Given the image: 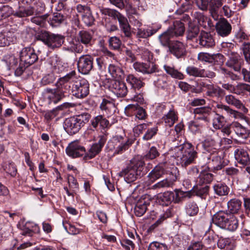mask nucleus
I'll list each match as a JSON object with an SVG mask.
<instances>
[{
  "instance_id": "1",
  "label": "nucleus",
  "mask_w": 250,
  "mask_h": 250,
  "mask_svg": "<svg viewBox=\"0 0 250 250\" xmlns=\"http://www.w3.org/2000/svg\"><path fill=\"white\" fill-rule=\"evenodd\" d=\"M174 157L182 167L195 163L198 155L194 149L193 146L189 143H185L179 146H175Z\"/></svg>"
},
{
  "instance_id": "2",
  "label": "nucleus",
  "mask_w": 250,
  "mask_h": 250,
  "mask_svg": "<svg viewBox=\"0 0 250 250\" xmlns=\"http://www.w3.org/2000/svg\"><path fill=\"white\" fill-rule=\"evenodd\" d=\"M145 165L144 161L142 160L133 159L119 173V176L124 177L128 183L132 182L143 174Z\"/></svg>"
},
{
  "instance_id": "3",
  "label": "nucleus",
  "mask_w": 250,
  "mask_h": 250,
  "mask_svg": "<svg viewBox=\"0 0 250 250\" xmlns=\"http://www.w3.org/2000/svg\"><path fill=\"white\" fill-rule=\"evenodd\" d=\"M89 119V115L88 114L71 117L64 120L63 127L68 134L72 135L78 132Z\"/></svg>"
},
{
  "instance_id": "4",
  "label": "nucleus",
  "mask_w": 250,
  "mask_h": 250,
  "mask_svg": "<svg viewBox=\"0 0 250 250\" xmlns=\"http://www.w3.org/2000/svg\"><path fill=\"white\" fill-rule=\"evenodd\" d=\"M41 40L51 49L59 48L64 42V37L60 35L54 34L48 32L42 33L40 36Z\"/></svg>"
},
{
  "instance_id": "5",
  "label": "nucleus",
  "mask_w": 250,
  "mask_h": 250,
  "mask_svg": "<svg viewBox=\"0 0 250 250\" xmlns=\"http://www.w3.org/2000/svg\"><path fill=\"white\" fill-rule=\"evenodd\" d=\"M131 145V142L128 139L124 138L121 136L117 135L113 137L109 143V147L114 151V153L121 154Z\"/></svg>"
},
{
  "instance_id": "6",
  "label": "nucleus",
  "mask_w": 250,
  "mask_h": 250,
  "mask_svg": "<svg viewBox=\"0 0 250 250\" xmlns=\"http://www.w3.org/2000/svg\"><path fill=\"white\" fill-rule=\"evenodd\" d=\"M72 91L73 95L78 98L85 97L89 92V84L88 81L81 77L78 78V80L72 85Z\"/></svg>"
},
{
  "instance_id": "7",
  "label": "nucleus",
  "mask_w": 250,
  "mask_h": 250,
  "mask_svg": "<svg viewBox=\"0 0 250 250\" xmlns=\"http://www.w3.org/2000/svg\"><path fill=\"white\" fill-rule=\"evenodd\" d=\"M20 58L21 63L26 67L33 64L38 59L34 49L30 47H24L21 51Z\"/></svg>"
},
{
  "instance_id": "8",
  "label": "nucleus",
  "mask_w": 250,
  "mask_h": 250,
  "mask_svg": "<svg viewBox=\"0 0 250 250\" xmlns=\"http://www.w3.org/2000/svg\"><path fill=\"white\" fill-rule=\"evenodd\" d=\"M44 95L49 104H56L64 97V92L60 87L54 89L46 88Z\"/></svg>"
},
{
  "instance_id": "9",
  "label": "nucleus",
  "mask_w": 250,
  "mask_h": 250,
  "mask_svg": "<svg viewBox=\"0 0 250 250\" xmlns=\"http://www.w3.org/2000/svg\"><path fill=\"white\" fill-rule=\"evenodd\" d=\"M93 58L90 55H83L78 61L77 66L79 71L83 74H87L93 66Z\"/></svg>"
},
{
  "instance_id": "10",
  "label": "nucleus",
  "mask_w": 250,
  "mask_h": 250,
  "mask_svg": "<svg viewBox=\"0 0 250 250\" xmlns=\"http://www.w3.org/2000/svg\"><path fill=\"white\" fill-rule=\"evenodd\" d=\"M165 163L159 164L155 166L148 173L147 175L148 180L146 182L147 186H149L165 174Z\"/></svg>"
},
{
  "instance_id": "11",
  "label": "nucleus",
  "mask_w": 250,
  "mask_h": 250,
  "mask_svg": "<svg viewBox=\"0 0 250 250\" xmlns=\"http://www.w3.org/2000/svg\"><path fill=\"white\" fill-rule=\"evenodd\" d=\"M65 151L69 156L75 158L83 156L85 153V149L78 142H73L69 144Z\"/></svg>"
},
{
  "instance_id": "12",
  "label": "nucleus",
  "mask_w": 250,
  "mask_h": 250,
  "mask_svg": "<svg viewBox=\"0 0 250 250\" xmlns=\"http://www.w3.org/2000/svg\"><path fill=\"white\" fill-rule=\"evenodd\" d=\"M109 88L118 97H125L128 91L125 83L117 80H113L111 82Z\"/></svg>"
},
{
  "instance_id": "13",
  "label": "nucleus",
  "mask_w": 250,
  "mask_h": 250,
  "mask_svg": "<svg viewBox=\"0 0 250 250\" xmlns=\"http://www.w3.org/2000/svg\"><path fill=\"white\" fill-rule=\"evenodd\" d=\"M150 200L147 195L142 196L137 202L134 208V213L137 216L140 217L144 214L147 207L150 204Z\"/></svg>"
},
{
  "instance_id": "14",
  "label": "nucleus",
  "mask_w": 250,
  "mask_h": 250,
  "mask_svg": "<svg viewBox=\"0 0 250 250\" xmlns=\"http://www.w3.org/2000/svg\"><path fill=\"white\" fill-rule=\"evenodd\" d=\"M170 52L177 58L186 55V49L185 44L180 41H173L168 46Z\"/></svg>"
},
{
  "instance_id": "15",
  "label": "nucleus",
  "mask_w": 250,
  "mask_h": 250,
  "mask_svg": "<svg viewBox=\"0 0 250 250\" xmlns=\"http://www.w3.org/2000/svg\"><path fill=\"white\" fill-rule=\"evenodd\" d=\"M215 28L217 34L221 37L228 36L231 30V26L225 18L220 19L216 24Z\"/></svg>"
},
{
  "instance_id": "16",
  "label": "nucleus",
  "mask_w": 250,
  "mask_h": 250,
  "mask_svg": "<svg viewBox=\"0 0 250 250\" xmlns=\"http://www.w3.org/2000/svg\"><path fill=\"white\" fill-rule=\"evenodd\" d=\"M234 157L237 162L243 166L250 163V157L248 151L244 148H237L234 152Z\"/></svg>"
},
{
  "instance_id": "17",
  "label": "nucleus",
  "mask_w": 250,
  "mask_h": 250,
  "mask_svg": "<svg viewBox=\"0 0 250 250\" xmlns=\"http://www.w3.org/2000/svg\"><path fill=\"white\" fill-rule=\"evenodd\" d=\"M231 127L236 136L239 138L246 140L249 137L250 134V130L239 122H232L231 123Z\"/></svg>"
},
{
  "instance_id": "18",
  "label": "nucleus",
  "mask_w": 250,
  "mask_h": 250,
  "mask_svg": "<svg viewBox=\"0 0 250 250\" xmlns=\"http://www.w3.org/2000/svg\"><path fill=\"white\" fill-rule=\"evenodd\" d=\"M16 41L15 33L11 31L4 30L0 32V47H5Z\"/></svg>"
},
{
  "instance_id": "19",
  "label": "nucleus",
  "mask_w": 250,
  "mask_h": 250,
  "mask_svg": "<svg viewBox=\"0 0 250 250\" xmlns=\"http://www.w3.org/2000/svg\"><path fill=\"white\" fill-rule=\"evenodd\" d=\"M133 65L136 71L144 74H151L155 72L157 69L156 65L153 63L135 62Z\"/></svg>"
},
{
  "instance_id": "20",
  "label": "nucleus",
  "mask_w": 250,
  "mask_h": 250,
  "mask_svg": "<svg viewBox=\"0 0 250 250\" xmlns=\"http://www.w3.org/2000/svg\"><path fill=\"white\" fill-rule=\"evenodd\" d=\"M206 95L211 98H220L225 95L224 90L211 83L206 85Z\"/></svg>"
},
{
  "instance_id": "21",
  "label": "nucleus",
  "mask_w": 250,
  "mask_h": 250,
  "mask_svg": "<svg viewBox=\"0 0 250 250\" xmlns=\"http://www.w3.org/2000/svg\"><path fill=\"white\" fill-rule=\"evenodd\" d=\"M213 152L210 153L208 159L211 161L209 162V165L214 171L220 170L223 167L222 159L217 152V149H214Z\"/></svg>"
},
{
  "instance_id": "22",
  "label": "nucleus",
  "mask_w": 250,
  "mask_h": 250,
  "mask_svg": "<svg viewBox=\"0 0 250 250\" xmlns=\"http://www.w3.org/2000/svg\"><path fill=\"white\" fill-rule=\"evenodd\" d=\"M216 107L219 110L218 112H222V114H226L227 115L235 119H240L243 117V115L241 113L233 110L229 106L222 104H217Z\"/></svg>"
},
{
  "instance_id": "23",
  "label": "nucleus",
  "mask_w": 250,
  "mask_h": 250,
  "mask_svg": "<svg viewBox=\"0 0 250 250\" xmlns=\"http://www.w3.org/2000/svg\"><path fill=\"white\" fill-rule=\"evenodd\" d=\"M229 214L226 211H219L213 216L212 221L215 225L223 229Z\"/></svg>"
},
{
  "instance_id": "24",
  "label": "nucleus",
  "mask_w": 250,
  "mask_h": 250,
  "mask_svg": "<svg viewBox=\"0 0 250 250\" xmlns=\"http://www.w3.org/2000/svg\"><path fill=\"white\" fill-rule=\"evenodd\" d=\"M226 102L229 104L235 106L236 108L240 109L244 113L248 112V109L245 107L240 100L235 98L232 95H228L225 97Z\"/></svg>"
},
{
  "instance_id": "25",
  "label": "nucleus",
  "mask_w": 250,
  "mask_h": 250,
  "mask_svg": "<svg viewBox=\"0 0 250 250\" xmlns=\"http://www.w3.org/2000/svg\"><path fill=\"white\" fill-rule=\"evenodd\" d=\"M199 43L205 47H211L215 45V42L210 33L201 32L199 36Z\"/></svg>"
},
{
  "instance_id": "26",
  "label": "nucleus",
  "mask_w": 250,
  "mask_h": 250,
  "mask_svg": "<svg viewBox=\"0 0 250 250\" xmlns=\"http://www.w3.org/2000/svg\"><path fill=\"white\" fill-rule=\"evenodd\" d=\"M116 19L118 20L120 27L121 30L124 32L125 35L127 37H129L131 33L130 31V26L129 24L127 19L120 13Z\"/></svg>"
},
{
  "instance_id": "27",
  "label": "nucleus",
  "mask_w": 250,
  "mask_h": 250,
  "mask_svg": "<svg viewBox=\"0 0 250 250\" xmlns=\"http://www.w3.org/2000/svg\"><path fill=\"white\" fill-rule=\"evenodd\" d=\"M213 180V175L206 171H201L196 178L197 186H202L210 183Z\"/></svg>"
},
{
  "instance_id": "28",
  "label": "nucleus",
  "mask_w": 250,
  "mask_h": 250,
  "mask_svg": "<svg viewBox=\"0 0 250 250\" xmlns=\"http://www.w3.org/2000/svg\"><path fill=\"white\" fill-rule=\"evenodd\" d=\"M126 81L131 85L133 89H139L145 85V83L139 78L133 74H128L126 78Z\"/></svg>"
},
{
  "instance_id": "29",
  "label": "nucleus",
  "mask_w": 250,
  "mask_h": 250,
  "mask_svg": "<svg viewBox=\"0 0 250 250\" xmlns=\"http://www.w3.org/2000/svg\"><path fill=\"white\" fill-rule=\"evenodd\" d=\"M115 108V104L112 102L105 99H103L100 104V108L103 111H104L107 116L114 112Z\"/></svg>"
},
{
  "instance_id": "30",
  "label": "nucleus",
  "mask_w": 250,
  "mask_h": 250,
  "mask_svg": "<svg viewBox=\"0 0 250 250\" xmlns=\"http://www.w3.org/2000/svg\"><path fill=\"white\" fill-rule=\"evenodd\" d=\"M159 203L162 206L169 205L174 199V193L172 191H167L159 194L158 196Z\"/></svg>"
},
{
  "instance_id": "31",
  "label": "nucleus",
  "mask_w": 250,
  "mask_h": 250,
  "mask_svg": "<svg viewBox=\"0 0 250 250\" xmlns=\"http://www.w3.org/2000/svg\"><path fill=\"white\" fill-rule=\"evenodd\" d=\"M238 227V220L237 218L234 215L230 213L223 229L233 231L235 230Z\"/></svg>"
},
{
  "instance_id": "32",
  "label": "nucleus",
  "mask_w": 250,
  "mask_h": 250,
  "mask_svg": "<svg viewBox=\"0 0 250 250\" xmlns=\"http://www.w3.org/2000/svg\"><path fill=\"white\" fill-rule=\"evenodd\" d=\"M228 208L230 214L237 213L241 209L242 207V202L240 200L233 198L228 202Z\"/></svg>"
},
{
  "instance_id": "33",
  "label": "nucleus",
  "mask_w": 250,
  "mask_h": 250,
  "mask_svg": "<svg viewBox=\"0 0 250 250\" xmlns=\"http://www.w3.org/2000/svg\"><path fill=\"white\" fill-rule=\"evenodd\" d=\"M222 5L221 0H210L208 2V9L214 19L216 20L217 18V11Z\"/></svg>"
},
{
  "instance_id": "34",
  "label": "nucleus",
  "mask_w": 250,
  "mask_h": 250,
  "mask_svg": "<svg viewBox=\"0 0 250 250\" xmlns=\"http://www.w3.org/2000/svg\"><path fill=\"white\" fill-rule=\"evenodd\" d=\"M220 56L219 54H209L208 53L200 52L198 55L197 59L202 62H206L210 63H214L216 59Z\"/></svg>"
},
{
  "instance_id": "35",
  "label": "nucleus",
  "mask_w": 250,
  "mask_h": 250,
  "mask_svg": "<svg viewBox=\"0 0 250 250\" xmlns=\"http://www.w3.org/2000/svg\"><path fill=\"white\" fill-rule=\"evenodd\" d=\"M80 78V77H78L76 75V73L75 71H72L64 77L61 78L59 80L60 83L61 84L62 83L68 82L70 84L69 86H72V85H73L74 84H75V82L78 80V78Z\"/></svg>"
},
{
  "instance_id": "36",
  "label": "nucleus",
  "mask_w": 250,
  "mask_h": 250,
  "mask_svg": "<svg viewBox=\"0 0 250 250\" xmlns=\"http://www.w3.org/2000/svg\"><path fill=\"white\" fill-rule=\"evenodd\" d=\"M176 179V176H175L174 178L173 179H170L167 178H166L153 185L151 187V188L153 189H157L162 188H168L171 187L173 185V183Z\"/></svg>"
},
{
  "instance_id": "37",
  "label": "nucleus",
  "mask_w": 250,
  "mask_h": 250,
  "mask_svg": "<svg viewBox=\"0 0 250 250\" xmlns=\"http://www.w3.org/2000/svg\"><path fill=\"white\" fill-rule=\"evenodd\" d=\"M82 44L78 38L77 39H73L69 42V46L67 47V50L73 52L80 53L83 50V46Z\"/></svg>"
},
{
  "instance_id": "38",
  "label": "nucleus",
  "mask_w": 250,
  "mask_h": 250,
  "mask_svg": "<svg viewBox=\"0 0 250 250\" xmlns=\"http://www.w3.org/2000/svg\"><path fill=\"white\" fill-rule=\"evenodd\" d=\"M34 13V10L31 7H25L23 5L19 6V9L14 11V15L20 17H25L27 16H29L32 15Z\"/></svg>"
},
{
  "instance_id": "39",
  "label": "nucleus",
  "mask_w": 250,
  "mask_h": 250,
  "mask_svg": "<svg viewBox=\"0 0 250 250\" xmlns=\"http://www.w3.org/2000/svg\"><path fill=\"white\" fill-rule=\"evenodd\" d=\"M220 249H226L227 250H233L235 247L234 242L229 238H220L217 242Z\"/></svg>"
},
{
  "instance_id": "40",
  "label": "nucleus",
  "mask_w": 250,
  "mask_h": 250,
  "mask_svg": "<svg viewBox=\"0 0 250 250\" xmlns=\"http://www.w3.org/2000/svg\"><path fill=\"white\" fill-rule=\"evenodd\" d=\"M78 39L86 46L91 45L92 36L90 33L86 31H80Z\"/></svg>"
},
{
  "instance_id": "41",
  "label": "nucleus",
  "mask_w": 250,
  "mask_h": 250,
  "mask_svg": "<svg viewBox=\"0 0 250 250\" xmlns=\"http://www.w3.org/2000/svg\"><path fill=\"white\" fill-rule=\"evenodd\" d=\"M174 37V34L172 30H167L159 36V41L163 46H167L169 45L170 39Z\"/></svg>"
},
{
  "instance_id": "42",
  "label": "nucleus",
  "mask_w": 250,
  "mask_h": 250,
  "mask_svg": "<svg viewBox=\"0 0 250 250\" xmlns=\"http://www.w3.org/2000/svg\"><path fill=\"white\" fill-rule=\"evenodd\" d=\"M108 72L113 78L120 79L124 76L123 70L119 66L111 64L108 66Z\"/></svg>"
},
{
  "instance_id": "43",
  "label": "nucleus",
  "mask_w": 250,
  "mask_h": 250,
  "mask_svg": "<svg viewBox=\"0 0 250 250\" xmlns=\"http://www.w3.org/2000/svg\"><path fill=\"white\" fill-rule=\"evenodd\" d=\"M102 148L100 145H98L96 143L93 144L88 152L83 157V160L87 161L94 158L101 151Z\"/></svg>"
},
{
  "instance_id": "44",
  "label": "nucleus",
  "mask_w": 250,
  "mask_h": 250,
  "mask_svg": "<svg viewBox=\"0 0 250 250\" xmlns=\"http://www.w3.org/2000/svg\"><path fill=\"white\" fill-rule=\"evenodd\" d=\"M172 30L174 37H177L183 35L185 32V27L183 23L180 21H175L173 22V27L169 28Z\"/></svg>"
},
{
  "instance_id": "45",
  "label": "nucleus",
  "mask_w": 250,
  "mask_h": 250,
  "mask_svg": "<svg viewBox=\"0 0 250 250\" xmlns=\"http://www.w3.org/2000/svg\"><path fill=\"white\" fill-rule=\"evenodd\" d=\"M163 119L167 125L171 126L174 125L175 121L177 120L178 117L173 110H170L167 114L163 117Z\"/></svg>"
},
{
  "instance_id": "46",
  "label": "nucleus",
  "mask_w": 250,
  "mask_h": 250,
  "mask_svg": "<svg viewBox=\"0 0 250 250\" xmlns=\"http://www.w3.org/2000/svg\"><path fill=\"white\" fill-rule=\"evenodd\" d=\"M213 189L215 194L219 196H225L228 194L229 188L223 183H217L213 186Z\"/></svg>"
},
{
  "instance_id": "47",
  "label": "nucleus",
  "mask_w": 250,
  "mask_h": 250,
  "mask_svg": "<svg viewBox=\"0 0 250 250\" xmlns=\"http://www.w3.org/2000/svg\"><path fill=\"white\" fill-rule=\"evenodd\" d=\"M234 94L244 95L247 92L250 94V85L244 83H239L235 86Z\"/></svg>"
},
{
  "instance_id": "48",
  "label": "nucleus",
  "mask_w": 250,
  "mask_h": 250,
  "mask_svg": "<svg viewBox=\"0 0 250 250\" xmlns=\"http://www.w3.org/2000/svg\"><path fill=\"white\" fill-rule=\"evenodd\" d=\"M164 68L166 72L173 78L182 80L184 78V76L182 73L179 72L177 70L175 69L172 67L167 65H164Z\"/></svg>"
},
{
  "instance_id": "49",
  "label": "nucleus",
  "mask_w": 250,
  "mask_h": 250,
  "mask_svg": "<svg viewBox=\"0 0 250 250\" xmlns=\"http://www.w3.org/2000/svg\"><path fill=\"white\" fill-rule=\"evenodd\" d=\"M64 18L63 16L60 13H55L49 18L48 22L52 26H57L63 22Z\"/></svg>"
},
{
  "instance_id": "50",
  "label": "nucleus",
  "mask_w": 250,
  "mask_h": 250,
  "mask_svg": "<svg viewBox=\"0 0 250 250\" xmlns=\"http://www.w3.org/2000/svg\"><path fill=\"white\" fill-rule=\"evenodd\" d=\"M216 146V141L214 137H208L204 143V146L205 149L209 153H211L214 149H216L215 146Z\"/></svg>"
},
{
  "instance_id": "51",
  "label": "nucleus",
  "mask_w": 250,
  "mask_h": 250,
  "mask_svg": "<svg viewBox=\"0 0 250 250\" xmlns=\"http://www.w3.org/2000/svg\"><path fill=\"white\" fill-rule=\"evenodd\" d=\"M202 69L198 68L194 66H188L187 67L186 71L190 76L195 77H201Z\"/></svg>"
},
{
  "instance_id": "52",
  "label": "nucleus",
  "mask_w": 250,
  "mask_h": 250,
  "mask_svg": "<svg viewBox=\"0 0 250 250\" xmlns=\"http://www.w3.org/2000/svg\"><path fill=\"white\" fill-rule=\"evenodd\" d=\"M186 209L187 214L190 216L196 215L199 210L197 204L194 202L188 203Z\"/></svg>"
},
{
  "instance_id": "53",
  "label": "nucleus",
  "mask_w": 250,
  "mask_h": 250,
  "mask_svg": "<svg viewBox=\"0 0 250 250\" xmlns=\"http://www.w3.org/2000/svg\"><path fill=\"white\" fill-rule=\"evenodd\" d=\"M225 118L223 115L216 114L213 120V126L215 129H220L223 127Z\"/></svg>"
},
{
  "instance_id": "54",
  "label": "nucleus",
  "mask_w": 250,
  "mask_h": 250,
  "mask_svg": "<svg viewBox=\"0 0 250 250\" xmlns=\"http://www.w3.org/2000/svg\"><path fill=\"white\" fill-rule=\"evenodd\" d=\"M8 67H12L18 63V59L12 54H7L4 56L3 60Z\"/></svg>"
},
{
  "instance_id": "55",
  "label": "nucleus",
  "mask_w": 250,
  "mask_h": 250,
  "mask_svg": "<svg viewBox=\"0 0 250 250\" xmlns=\"http://www.w3.org/2000/svg\"><path fill=\"white\" fill-rule=\"evenodd\" d=\"M199 32V29L198 26L190 25L187 32V39L192 40L197 36Z\"/></svg>"
},
{
  "instance_id": "56",
  "label": "nucleus",
  "mask_w": 250,
  "mask_h": 250,
  "mask_svg": "<svg viewBox=\"0 0 250 250\" xmlns=\"http://www.w3.org/2000/svg\"><path fill=\"white\" fill-rule=\"evenodd\" d=\"M5 171L12 177H15L17 173V169L13 163H6L3 166Z\"/></svg>"
},
{
  "instance_id": "57",
  "label": "nucleus",
  "mask_w": 250,
  "mask_h": 250,
  "mask_svg": "<svg viewBox=\"0 0 250 250\" xmlns=\"http://www.w3.org/2000/svg\"><path fill=\"white\" fill-rule=\"evenodd\" d=\"M76 9L77 13L81 16L82 18L83 16L85 15V14L91 11L89 6L81 4H77L76 7Z\"/></svg>"
},
{
  "instance_id": "58",
  "label": "nucleus",
  "mask_w": 250,
  "mask_h": 250,
  "mask_svg": "<svg viewBox=\"0 0 250 250\" xmlns=\"http://www.w3.org/2000/svg\"><path fill=\"white\" fill-rule=\"evenodd\" d=\"M82 21L85 24L88 26L92 25L95 21V19L92 15V11H90L82 18Z\"/></svg>"
},
{
  "instance_id": "59",
  "label": "nucleus",
  "mask_w": 250,
  "mask_h": 250,
  "mask_svg": "<svg viewBox=\"0 0 250 250\" xmlns=\"http://www.w3.org/2000/svg\"><path fill=\"white\" fill-rule=\"evenodd\" d=\"M147 250H168L167 246L162 243L157 242H153L151 243Z\"/></svg>"
},
{
  "instance_id": "60",
  "label": "nucleus",
  "mask_w": 250,
  "mask_h": 250,
  "mask_svg": "<svg viewBox=\"0 0 250 250\" xmlns=\"http://www.w3.org/2000/svg\"><path fill=\"white\" fill-rule=\"evenodd\" d=\"M48 17V15L47 14L35 17L32 18L31 21L33 23L37 25L43 26Z\"/></svg>"
},
{
  "instance_id": "61",
  "label": "nucleus",
  "mask_w": 250,
  "mask_h": 250,
  "mask_svg": "<svg viewBox=\"0 0 250 250\" xmlns=\"http://www.w3.org/2000/svg\"><path fill=\"white\" fill-rule=\"evenodd\" d=\"M67 180L69 188L72 189L74 192H76L79 188V184L76 179L73 176L69 175Z\"/></svg>"
},
{
  "instance_id": "62",
  "label": "nucleus",
  "mask_w": 250,
  "mask_h": 250,
  "mask_svg": "<svg viewBox=\"0 0 250 250\" xmlns=\"http://www.w3.org/2000/svg\"><path fill=\"white\" fill-rule=\"evenodd\" d=\"M1 11V16L3 19H5L11 15L13 14L14 10L9 5H3L2 7L0 8Z\"/></svg>"
},
{
  "instance_id": "63",
  "label": "nucleus",
  "mask_w": 250,
  "mask_h": 250,
  "mask_svg": "<svg viewBox=\"0 0 250 250\" xmlns=\"http://www.w3.org/2000/svg\"><path fill=\"white\" fill-rule=\"evenodd\" d=\"M109 46L113 49H118L120 47L121 41L116 37H111L108 41Z\"/></svg>"
},
{
  "instance_id": "64",
  "label": "nucleus",
  "mask_w": 250,
  "mask_h": 250,
  "mask_svg": "<svg viewBox=\"0 0 250 250\" xmlns=\"http://www.w3.org/2000/svg\"><path fill=\"white\" fill-rule=\"evenodd\" d=\"M203 244L200 241L191 242L187 250H203Z\"/></svg>"
}]
</instances>
